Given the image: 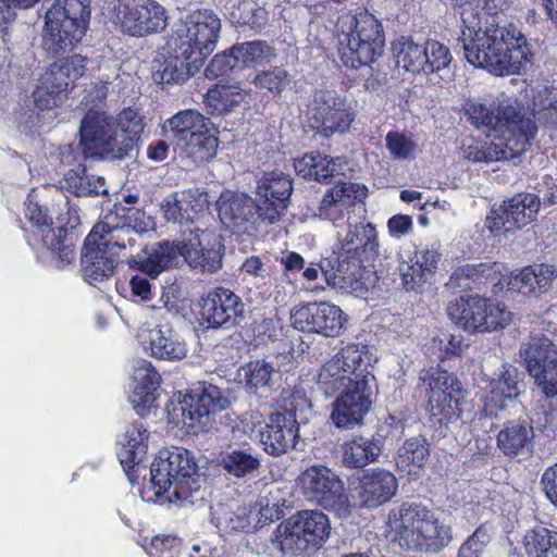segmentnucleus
Masks as SVG:
<instances>
[{
	"mask_svg": "<svg viewBox=\"0 0 557 557\" xmlns=\"http://www.w3.org/2000/svg\"><path fill=\"white\" fill-rule=\"evenodd\" d=\"M245 312L242 299L223 287L210 292L201 304V315L210 327L228 329L239 323Z\"/></svg>",
	"mask_w": 557,
	"mask_h": 557,
	"instance_id": "cd10ccee",
	"label": "nucleus"
},
{
	"mask_svg": "<svg viewBox=\"0 0 557 557\" xmlns=\"http://www.w3.org/2000/svg\"><path fill=\"white\" fill-rule=\"evenodd\" d=\"M524 547L529 557H557V532L533 529L524 536Z\"/></svg>",
	"mask_w": 557,
	"mask_h": 557,
	"instance_id": "3c124183",
	"label": "nucleus"
},
{
	"mask_svg": "<svg viewBox=\"0 0 557 557\" xmlns=\"http://www.w3.org/2000/svg\"><path fill=\"white\" fill-rule=\"evenodd\" d=\"M220 221L234 233H246L255 228L262 219L259 203L244 193L226 190L216 201Z\"/></svg>",
	"mask_w": 557,
	"mask_h": 557,
	"instance_id": "a878e982",
	"label": "nucleus"
},
{
	"mask_svg": "<svg viewBox=\"0 0 557 557\" xmlns=\"http://www.w3.org/2000/svg\"><path fill=\"white\" fill-rule=\"evenodd\" d=\"M183 158L194 163H202L214 158L218 148V138L209 128V124L177 146Z\"/></svg>",
	"mask_w": 557,
	"mask_h": 557,
	"instance_id": "37998d69",
	"label": "nucleus"
},
{
	"mask_svg": "<svg viewBox=\"0 0 557 557\" xmlns=\"http://www.w3.org/2000/svg\"><path fill=\"white\" fill-rule=\"evenodd\" d=\"M373 382L359 375L351 388L337 394L330 414L336 428L352 429L362 423L372 407Z\"/></svg>",
	"mask_w": 557,
	"mask_h": 557,
	"instance_id": "412c9836",
	"label": "nucleus"
},
{
	"mask_svg": "<svg viewBox=\"0 0 557 557\" xmlns=\"http://www.w3.org/2000/svg\"><path fill=\"white\" fill-rule=\"evenodd\" d=\"M315 102L319 104L321 131L325 136L349 129L355 112L346 98L336 96L333 91H320L315 96Z\"/></svg>",
	"mask_w": 557,
	"mask_h": 557,
	"instance_id": "f704fd0d",
	"label": "nucleus"
},
{
	"mask_svg": "<svg viewBox=\"0 0 557 557\" xmlns=\"http://www.w3.org/2000/svg\"><path fill=\"white\" fill-rule=\"evenodd\" d=\"M275 58L274 49L263 40L235 44L215 54L205 70H244L264 67Z\"/></svg>",
	"mask_w": 557,
	"mask_h": 557,
	"instance_id": "393cba45",
	"label": "nucleus"
},
{
	"mask_svg": "<svg viewBox=\"0 0 557 557\" xmlns=\"http://www.w3.org/2000/svg\"><path fill=\"white\" fill-rule=\"evenodd\" d=\"M25 216L41 231L42 242L47 248L58 253L62 262L71 263L73 261L74 253L71 244L65 237V230L62 227L55 230L50 227L52 218L47 213V210L39 205L35 190H32L27 195L25 201Z\"/></svg>",
	"mask_w": 557,
	"mask_h": 557,
	"instance_id": "c756f323",
	"label": "nucleus"
},
{
	"mask_svg": "<svg viewBox=\"0 0 557 557\" xmlns=\"http://www.w3.org/2000/svg\"><path fill=\"white\" fill-rule=\"evenodd\" d=\"M40 0H0V32L7 29V24L15 17L14 9L33 8Z\"/></svg>",
	"mask_w": 557,
	"mask_h": 557,
	"instance_id": "69168bd1",
	"label": "nucleus"
},
{
	"mask_svg": "<svg viewBox=\"0 0 557 557\" xmlns=\"http://www.w3.org/2000/svg\"><path fill=\"white\" fill-rule=\"evenodd\" d=\"M534 116L547 124L557 125V88L544 86L533 94Z\"/></svg>",
	"mask_w": 557,
	"mask_h": 557,
	"instance_id": "4d7b16f0",
	"label": "nucleus"
},
{
	"mask_svg": "<svg viewBox=\"0 0 557 557\" xmlns=\"http://www.w3.org/2000/svg\"><path fill=\"white\" fill-rule=\"evenodd\" d=\"M447 312L457 325L471 333L504 330L512 321V313L505 305L479 296L456 299Z\"/></svg>",
	"mask_w": 557,
	"mask_h": 557,
	"instance_id": "ddd939ff",
	"label": "nucleus"
},
{
	"mask_svg": "<svg viewBox=\"0 0 557 557\" xmlns=\"http://www.w3.org/2000/svg\"><path fill=\"white\" fill-rule=\"evenodd\" d=\"M128 284L134 300L148 302L152 299L153 287L146 276L141 274L134 275L131 277Z\"/></svg>",
	"mask_w": 557,
	"mask_h": 557,
	"instance_id": "338daca9",
	"label": "nucleus"
},
{
	"mask_svg": "<svg viewBox=\"0 0 557 557\" xmlns=\"http://www.w3.org/2000/svg\"><path fill=\"white\" fill-rule=\"evenodd\" d=\"M395 475L383 469L366 471L359 480V498L367 507H376L388 502L397 492Z\"/></svg>",
	"mask_w": 557,
	"mask_h": 557,
	"instance_id": "4c0bfd02",
	"label": "nucleus"
},
{
	"mask_svg": "<svg viewBox=\"0 0 557 557\" xmlns=\"http://www.w3.org/2000/svg\"><path fill=\"white\" fill-rule=\"evenodd\" d=\"M231 21L236 26L260 32L269 21L268 11L251 0H243L231 12Z\"/></svg>",
	"mask_w": 557,
	"mask_h": 557,
	"instance_id": "603ef678",
	"label": "nucleus"
},
{
	"mask_svg": "<svg viewBox=\"0 0 557 557\" xmlns=\"http://www.w3.org/2000/svg\"><path fill=\"white\" fill-rule=\"evenodd\" d=\"M240 381L248 389L272 388L278 379V372L265 360L249 362L239 371Z\"/></svg>",
	"mask_w": 557,
	"mask_h": 557,
	"instance_id": "09e8293b",
	"label": "nucleus"
},
{
	"mask_svg": "<svg viewBox=\"0 0 557 557\" xmlns=\"http://www.w3.org/2000/svg\"><path fill=\"white\" fill-rule=\"evenodd\" d=\"M519 356L542 393L557 395V346L545 336H533L521 343Z\"/></svg>",
	"mask_w": 557,
	"mask_h": 557,
	"instance_id": "dca6fc26",
	"label": "nucleus"
},
{
	"mask_svg": "<svg viewBox=\"0 0 557 557\" xmlns=\"http://www.w3.org/2000/svg\"><path fill=\"white\" fill-rule=\"evenodd\" d=\"M307 406L306 398L300 394H293L290 399L284 400L283 410L273 412L269 421L252 429L251 437L258 440L263 450L271 456H280L295 447L299 436V426L296 412Z\"/></svg>",
	"mask_w": 557,
	"mask_h": 557,
	"instance_id": "f8f14e48",
	"label": "nucleus"
},
{
	"mask_svg": "<svg viewBox=\"0 0 557 557\" xmlns=\"http://www.w3.org/2000/svg\"><path fill=\"white\" fill-rule=\"evenodd\" d=\"M367 187L358 183H342L326 190L317 215L334 224L343 223L349 214V209L367 197Z\"/></svg>",
	"mask_w": 557,
	"mask_h": 557,
	"instance_id": "7c9ffc66",
	"label": "nucleus"
},
{
	"mask_svg": "<svg viewBox=\"0 0 557 557\" xmlns=\"http://www.w3.org/2000/svg\"><path fill=\"white\" fill-rule=\"evenodd\" d=\"M160 380V374L150 361L139 359L134 362L128 399L139 416L147 414L156 406Z\"/></svg>",
	"mask_w": 557,
	"mask_h": 557,
	"instance_id": "473e14b6",
	"label": "nucleus"
},
{
	"mask_svg": "<svg viewBox=\"0 0 557 557\" xmlns=\"http://www.w3.org/2000/svg\"><path fill=\"white\" fill-rule=\"evenodd\" d=\"M396 70H424L425 46L416 44L411 37L401 36L392 44Z\"/></svg>",
	"mask_w": 557,
	"mask_h": 557,
	"instance_id": "de8ad7c7",
	"label": "nucleus"
},
{
	"mask_svg": "<svg viewBox=\"0 0 557 557\" xmlns=\"http://www.w3.org/2000/svg\"><path fill=\"white\" fill-rule=\"evenodd\" d=\"M160 207L166 221L186 225L185 231L197 224L207 226L202 218L209 207V200L207 193L199 188L172 193L163 198Z\"/></svg>",
	"mask_w": 557,
	"mask_h": 557,
	"instance_id": "5701e85b",
	"label": "nucleus"
},
{
	"mask_svg": "<svg viewBox=\"0 0 557 557\" xmlns=\"http://www.w3.org/2000/svg\"><path fill=\"white\" fill-rule=\"evenodd\" d=\"M429 394L430 417L441 424L459 419L460 400L463 398L460 382L447 371H435L422 379Z\"/></svg>",
	"mask_w": 557,
	"mask_h": 557,
	"instance_id": "a211bd4d",
	"label": "nucleus"
},
{
	"mask_svg": "<svg viewBox=\"0 0 557 557\" xmlns=\"http://www.w3.org/2000/svg\"><path fill=\"white\" fill-rule=\"evenodd\" d=\"M541 486L547 499L557 506V462L545 469L541 476Z\"/></svg>",
	"mask_w": 557,
	"mask_h": 557,
	"instance_id": "774afa93",
	"label": "nucleus"
},
{
	"mask_svg": "<svg viewBox=\"0 0 557 557\" xmlns=\"http://www.w3.org/2000/svg\"><path fill=\"white\" fill-rule=\"evenodd\" d=\"M90 0H54L45 14L42 48L55 61L46 70H86L90 60L79 53L64 55L85 36Z\"/></svg>",
	"mask_w": 557,
	"mask_h": 557,
	"instance_id": "f03ea898",
	"label": "nucleus"
},
{
	"mask_svg": "<svg viewBox=\"0 0 557 557\" xmlns=\"http://www.w3.org/2000/svg\"><path fill=\"white\" fill-rule=\"evenodd\" d=\"M290 318L296 329L325 337L338 336L347 322L343 310L329 301L299 305L293 309Z\"/></svg>",
	"mask_w": 557,
	"mask_h": 557,
	"instance_id": "4be33fe9",
	"label": "nucleus"
},
{
	"mask_svg": "<svg viewBox=\"0 0 557 557\" xmlns=\"http://www.w3.org/2000/svg\"><path fill=\"white\" fill-rule=\"evenodd\" d=\"M516 28H503L495 36L483 35L480 40L462 42L465 58L480 70H522L531 63L533 53L525 37Z\"/></svg>",
	"mask_w": 557,
	"mask_h": 557,
	"instance_id": "0eeeda50",
	"label": "nucleus"
},
{
	"mask_svg": "<svg viewBox=\"0 0 557 557\" xmlns=\"http://www.w3.org/2000/svg\"><path fill=\"white\" fill-rule=\"evenodd\" d=\"M429 444L421 436L411 437L400 446L396 454V465L400 470H409L411 466L421 468L429 457Z\"/></svg>",
	"mask_w": 557,
	"mask_h": 557,
	"instance_id": "5fc2aeb1",
	"label": "nucleus"
},
{
	"mask_svg": "<svg viewBox=\"0 0 557 557\" xmlns=\"http://www.w3.org/2000/svg\"><path fill=\"white\" fill-rule=\"evenodd\" d=\"M114 23L131 36L158 33L166 26L165 9L154 0H119Z\"/></svg>",
	"mask_w": 557,
	"mask_h": 557,
	"instance_id": "6ab92c4d",
	"label": "nucleus"
},
{
	"mask_svg": "<svg viewBox=\"0 0 557 557\" xmlns=\"http://www.w3.org/2000/svg\"><path fill=\"white\" fill-rule=\"evenodd\" d=\"M330 535V520L319 510H302L282 522L276 529L280 547L289 556L320 548Z\"/></svg>",
	"mask_w": 557,
	"mask_h": 557,
	"instance_id": "9b49d317",
	"label": "nucleus"
},
{
	"mask_svg": "<svg viewBox=\"0 0 557 557\" xmlns=\"http://www.w3.org/2000/svg\"><path fill=\"white\" fill-rule=\"evenodd\" d=\"M79 136L87 156L121 159L128 153L127 141L121 137L115 120L104 111L89 110L81 122Z\"/></svg>",
	"mask_w": 557,
	"mask_h": 557,
	"instance_id": "4468645a",
	"label": "nucleus"
},
{
	"mask_svg": "<svg viewBox=\"0 0 557 557\" xmlns=\"http://www.w3.org/2000/svg\"><path fill=\"white\" fill-rule=\"evenodd\" d=\"M242 88L237 85H231L220 81L213 88L209 89L205 103L211 114H224L239 104L244 95Z\"/></svg>",
	"mask_w": 557,
	"mask_h": 557,
	"instance_id": "49530a36",
	"label": "nucleus"
},
{
	"mask_svg": "<svg viewBox=\"0 0 557 557\" xmlns=\"http://www.w3.org/2000/svg\"><path fill=\"white\" fill-rule=\"evenodd\" d=\"M221 32V20L210 9H199L181 17L168 49L153 63L159 70H201L213 52Z\"/></svg>",
	"mask_w": 557,
	"mask_h": 557,
	"instance_id": "7ed1b4c3",
	"label": "nucleus"
},
{
	"mask_svg": "<svg viewBox=\"0 0 557 557\" xmlns=\"http://www.w3.org/2000/svg\"><path fill=\"white\" fill-rule=\"evenodd\" d=\"M116 216H106L87 235L81 253V265L85 281L99 287L110 281L117 265V257L126 250L132 251L137 244V231L127 224L113 222Z\"/></svg>",
	"mask_w": 557,
	"mask_h": 557,
	"instance_id": "39448f33",
	"label": "nucleus"
},
{
	"mask_svg": "<svg viewBox=\"0 0 557 557\" xmlns=\"http://www.w3.org/2000/svg\"><path fill=\"white\" fill-rule=\"evenodd\" d=\"M304 494L325 508H336L345 504L344 487L338 476L329 468L313 466L298 478Z\"/></svg>",
	"mask_w": 557,
	"mask_h": 557,
	"instance_id": "b1692460",
	"label": "nucleus"
},
{
	"mask_svg": "<svg viewBox=\"0 0 557 557\" xmlns=\"http://www.w3.org/2000/svg\"><path fill=\"white\" fill-rule=\"evenodd\" d=\"M441 253L434 246L416 249L407 255L399 264L401 283L407 292L417 290L422 284L432 277Z\"/></svg>",
	"mask_w": 557,
	"mask_h": 557,
	"instance_id": "72a5a7b5",
	"label": "nucleus"
},
{
	"mask_svg": "<svg viewBox=\"0 0 557 557\" xmlns=\"http://www.w3.org/2000/svg\"><path fill=\"white\" fill-rule=\"evenodd\" d=\"M496 263H479L466 264L455 270L453 277L458 281V285L463 288H472L470 283H462V281H470L475 286L484 285L488 282L494 283L499 281L495 269Z\"/></svg>",
	"mask_w": 557,
	"mask_h": 557,
	"instance_id": "6e6d98bb",
	"label": "nucleus"
},
{
	"mask_svg": "<svg viewBox=\"0 0 557 557\" xmlns=\"http://www.w3.org/2000/svg\"><path fill=\"white\" fill-rule=\"evenodd\" d=\"M540 198L534 194L521 193L493 208L485 219V227L494 236H500L532 223L540 210Z\"/></svg>",
	"mask_w": 557,
	"mask_h": 557,
	"instance_id": "aec40b11",
	"label": "nucleus"
},
{
	"mask_svg": "<svg viewBox=\"0 0 557 557\" xmlns=\"http://www.w3.org/2000/svg\"><path fill=\"white\" fill-rule=\"evenodd\" d=\"M180 264V249L177 242H162L150 248H144L135 256L128 259V265L140 272L148 274L152 278L157 277L168 268Z\"/></svg>",
	"mask_w": 557,
	"mask_h": 557,
	"instance_id": "e433bc0d",
	"label": "nucleus"
},
{
	"mask_svg": "<svg viewBox=\"0 0 557 557\" xmlns=\"http://www.w3.org/2000/svg\"><path fill=\"white\" fill-rule=\"evenodd\" d=\"M388 527L394 542L407 552L437 554L453 540L450 525L418 503H404L392 510Z\"/></svg>",
	"mask_w": 557,
	"mask_h": 557,
	"instance_id": "423d86ee",
	"label": "nucleus"
},
{
	"mask_svg": "<svg viewBox=\"0 0 557 557\" xmlns=\"http://www.w3.org/2000/svg\"><path fill=\"white\" fill-rule=\"evenodd\" d=\"M491 392L496 397L507 399L517 398L521 393L522 383L519 380L518 369L511 364H504L497 380L490 383Z\"/></svg>",
	"mask_w": 557,
	"mask_h": 557,
	"instance_id": "13d9d810",
	"label": "nucleus"
},
{
	"mask_svg": "<svg viewBox=\"0 0 557 557\" xmlns=\"http://www.w3.org/2000/svg\"><path fill=\"white\" fill-rule=\"evenodd\" d=\"M453 61V55L448 47L437 40H428L425 42V58L423 66L429 70H445Z\"/></svg>",
	"mask_w": 557,
	"mask_h": 557,
	"instance_id": "052dcab7",
	"label": "nucleus"
},
{
	"mask_svg": "<svg viewBox=\"0 0 557 557\" xmlns=\"http://www.w3.org/2000/svg\"><path fill=\"white\" fill-rule=\"evenodd\" d=\"M171 419L177 425H182L187 431L195 430L197 426L206 425L208 420L207 409L200 407V404L194 395L185 396L177 406L170 412Z\"/></svg>",
	"mask_w": 557,
	"mask_h": 557,
	"instance_id": "8fccbe9b",
	"label": "nucleus"
},
{
	"mask_svg": "<svg viewBox=\"0 0 557 557\" xmlns=\"http://www.w3.org/2000/svg\"><path fill=\"white\" fill-rule=\"evenodd\" d=\"M150 485L157 497L186 499L200 487V476L194 457L182 447L160 451L150 468Z\"/></svg>",
	"mask_w": 557,
	"mask_h": 557,
	"instance_id": "1a4fd4ad",
	"label": "nucleus"
},
{
	"mask_svg": "<svg viewBox=\"0 0 557 557\" xmlns=\"http://www.w3.org/2000/svg\"><path fill=\"white\" fill-rule=\"evenodd\" d=\"M174 134L176 146L189 137V135L202 129L209 124V120L196 110H184L166 121Z\"/></svg>",
	"mask_w": 557,
	"mask_h": 557,
	"instance_id": "864d4df0",
	"label": "nucleus"
},
{
	"mask_svg": "<svg viewBox=\"0 0 557 557\" xmlns=\"http://www.w3.org/2000/svg\"><path fill=\"white\" fill-rule=\"evenodd\" d=\"M221 465L230 475L245 478L258 471L261 462L250 448H230L221 454Z\"/></svg>",
	"mask_w": 557,
	"mask_h": 557,
	"instance_id": "a18cd8bd",
	"label": "nucleus"
},
{
	"mask_svg": "<svg viewBox=\"0 0 557 557\" xmlns=\"http://www.w3.org/2000/svg\"><path fill=\"white\" fill-rule=\"evenodd\" d=\"M516 100H484L470 102L466 113L476 128H486L493 140H469L462 144L463 158L473 162H494L518 157L536 133L535 122L521 114Z\"/></svg>",
	"mask_w": 557,
	"mask_h": 557,
	"instance_id": "f257e3e1",
	"label": "nucleus"
},
{
	"mask_svg": "<svg viewBox=\"0 0 557 557\" xmlns=\"http://www.w3.org/2000/svg\"><path fill=\"white\" fill-rule=\"evenodd\" d=\"M379 234L371 223L356 224L344 235L338 234L336 267L323 270L327 285L346 294L361 295L369 289L364 274V261L379 255Z\"/></svg>",
	"mask_w": 557,
	"mask_h": 557,
	"instance_id": "20e7f679",
	"label": "nucleus"
},
{
	"mask_svg": "<svg viewBox=\"0 0 557 557\" xmlns=\"http://www.w3.org/2000/svg\"><path fill=\"white\" fill-rule=\"evenodd\" d=\"M556 278V268L545 263L525 267L504 277L509 290L530 297L547 293Z\"/></svg>",
	"mask_w": 557,
	"mask_h": 557,
	"instance_id": "c9c22d12",
	"label": "nucleus"
},
{
	"mask_svg": "<svg viewBox=\"0 0 557 557\" xmlns=\"http://www.w3.org/2000/svg\"><path fill=\"white\" fill-rule=\"evenodd\" d=\"M460 15L462 42L480 40V36H494L500 32V13L509 5V0H455Z\"/></svg>",
	"mask_w": 557,
	"mask_h": 557,
	"instance_id": "f3484780",
	"label": "nucleus"
},
{
	"mask_svg": "<svg viewBox=\"0 0 557 557\" xmlns=\"http://www.w3.org/2000/svg\"><path fill=\"white\" fill-rule=\"evenodd\" d=\"M115 125L121 137L127 141L129 151L144 131L143 117L137 109L126 108L119 114Z\"/></svg>",
	"mask_w": 557,
	"mask_h": 557,
	"instance_id": "bf43d9fd",
	"label": "nucleus"
},
{
	"mask_svg": "<svg viewBox=\"0 0 557 557\" xmlns=\"http://www.w3.org/2000/svg\"><path fill=\"white\" fill-rule=\"evenodd\" d=\"M138 338L144 350L152 358L165 361H180L188 356L186 341L170 325L143 329Z\"/></svg>",
	"mask_w": 557,
	"mask_h": 557,
	"instance_id": "c85d7f7f",
	"label": "nucleus"
},
{
	"mask_svg": "<svg viewBox=\"0 0 557 557\" xmlns=\"http://www.w3.org/2000/svg\"><path fill=\"white\" fill-rule=\"evenodd\" d=\"M180 262L185 261L191 269L202 273H215L222 268L221 236L208 226L197 224L183 231L177 242Z\"/></svg>",
	"mask_w": 557,
	"mask_h": 557,
	"instance_id": "2eb2a0df",
	"label": "nucleus"
},
{
	"mask_svg": "<svg viewBox=\"0 0 557 557\" xmlns=\"http://www.w3.org/2000/svg\"><path fill=\"white\" fill-rule=\"evenodd\" d=\"M149 431L141 422L128 425L119 441L117 458L128 480L134 483L148 450Z\"/></svg>",
	"mask_w": 557,
	"mask_h": 557,
	"instance_id": "2f4dec72",
	"label": "nucleus"
},
{
	"mask_svg": "<svg viewBox=\"0 0 557 557\" xmlns=\"http://www.w3.org/2000/svg\"><path fill=\"white\" fill-rule=\"evenodd\" d=\"M62 188L78 197L107 194L104 178L87 173L85 168L72 169L65 173Z\"/></svg>",
	"mask_w": 557,
	"mask_h": 557,
	"instance_id": "c03bdc74",
	"label": "nucleus"
},
{
	"mask_svg": "<svg viewBox=\"0 0 557 557\" xmlns=\"http://www.w3.org/2000/svg\"><path fill=\"white\" fill-rule=\"evenodd\" d=\"M293 191V183L283 172L264 174L257 184L259 210L262 220L276 222L285 211Z\"/></svg>",
	"mask_w": 557,
	"mask_h": 557,
	"instance_id": "bb28decb",
	"label": "nucleus"
},
{
	"mask_svg": "<svg viewBox=\"0 0 557 557\" xmlns=\"http://www.w3.org/2000/svg\"><path fill=\"white\" fill-rule=\"evenodd\" d=\"M370 362L366 345L348 344L321 367L317 376L318 388L330 397L351 388L359 374L366 380H374L368 371Z\"/></svg>",
	"mask_w": 557,
	"mask_h": 557,
	"instance_id": "9d476101",
	"label": "nucleus"
},
{
	"mask_svg": "<svg viewBox=\"0 0 557 557\" xmlns=\"http://www.w3.org/2000/svg\"><path fill=\"white\" fill-rule=\"evenodd\" d=\"M383 440L381 436H356L344 443L343 462L355 469H360L377 460L382 453Z\"/></svg>",
	"mask_w": 557,
	"mask_h": 557,
	"instance_id": "ea45409f",
	"label": "nucleus"
},
{
	"mask_svg": "<svg viewBox=\"0 0 557 557\" xmlns=\"http://www.w3.org/2000/svg\"><path fill=\"white\" fill-rule=\"evenodd\" d=\"M200 407L207 409V414L224 410L228 407L230 400L223 392L213 385L205 387L200 394H194Z\"/></svg>",
	"mask_w": 557,
	"mask_h": 557,
	"instance_id": "e2e57ef3",
	"label": "nucleus"
},
{
	"mask_svg": "<svg viewBox=\"0 0 557 557\" xmlns=\"http://www.w3.org/2000/svg\"><path fill=\"white\" fill-rule=\"evenodd\" d=\"M69 79V72H44L33 92L35 106L40 110L58 106L62 95L67 91Z\"/></svg>",
	"mask_w": 557,
	"mask_h": 557,
	"instance_id": "a19ab883",
	"label": "nucleus"
},
{
	"mask_svg": "<svg viewBox=\"0 0 557 557\" xmlns=\"http://www.w3.org/2000/svg\"><path fill=\"white\" fill-rule=\"evenodd\" d=\"M490 540L491 536L486 528H478L467 542L461 545L458 557H482Z\"/></svg>",
	"mask_w": 557,
	"mask_h": 557,
	"instance_id": "0e129e2a",
	"label": "nucleus"
},
{
	"mask_svg": "<svg viewBox=\"0 0 557 557\" xmlns=\"http://www.w3.org/2000/svg\"><path fill=\"white\" fill-rule=\"evenodd\" d=\"M386 146L396 159H408L413 156L417 143L410 135L391 132L386 135Z\"/></svg>",
	"mask_w": 557,
	"mask_h": 557,
	"instance_id": "680f3d73",
	"label": "nucleus"
},
{
	"mask_svg": "<svg viewBox=\"0 0 557 557\" xmlns=\"http://www.w3.org/2000/svg\"><path fill=\"white\" fill-rule=\"evenodd\" d=\"M347 161L337 157L329 159L318 152H310L294 163L295 171L304 178H313L318 182H325L334 175H345Z\"/></svg>",
	"mask_w": 557,
	"mask_h": 557,
	"instance_id": "58836bf2",
	"label": "nucleus"
},
{
	"mask_svg": "<svg viewBox=\"0 0 557 557\" xmlns=\"http://www.w3.org/2000/svg\"><path fill=\"white\" fill-rule=\"evenodd\" d=\"M343 38H339L338 54L349 70L369 66L383 52L385 35L382 23L367 9L341 20Z\"/></svg>",
	"mask_w": 557,
	"mask_h": 557,
	"instance_id": "6e6552de",
	"label": "nucleus"
},
{
	"mask_svg": "<svg viewBox=\"0 0 557 557\" xmlns=\"http://www.w3.org/2000/svg\"><path fill=\"white\" fill-rule=\"evenodd\" d=\"M534 436L533 428L525 421H509L498 433L497 445L509 456L529 451Z\"/></svg>",
	"mask_w": 557,
	"mask_h": 557,
	"instance_id": "79ce46f5",
	"label": "nucleus"
}]
</instances>
